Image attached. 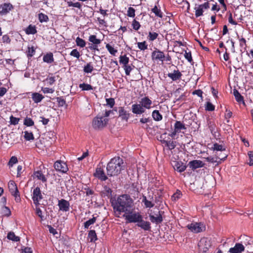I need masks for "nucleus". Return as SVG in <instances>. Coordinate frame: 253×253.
<instances>
[{
	"label": "nucleus",
	"instance_id": "obj_25",
	"mask_svg": "<svg viewBox=\"0 0 253 253\" xmlns=\"http://www.w3.org/2000/svg\"><path fill=\"white\" fill-rule=\"evenodd\" d=\"M174 129L178 132L179 133L181 129H185L186 127L183 123L180 121H176L174 125Z\"/></svg>",
	"mask_w": 253,
	"mask_h": 253
},
{
	"label": "nucleus",
	"instance_id": "obj_52",
	"mask_svg": "<svg viewBox=\"0 0 253 253\" xmlns=\"http://www.w3.org/2000/svg\"><path fill=\"white\" fill-rule=\"evenodd\" d=\"M134 68V66H130L129 65H126L124 66V70L125 71V73L126 75H129L130 72Z\"/></svg>",
	"mask_w": 253,
	"mask_h": 253
},
{
	"label": "nucleus",
	"instance_id": "obj_62",
	"mask_svg": "<svg viewBox=\"0 0 253 253\" xmlns=\"http://www.w3.org/2000/svg\"><path fill=\"white\" fill-rule=\"evenodd\" d=\"M56 99L59 106L62 107L65 105L66 101L62 97H57Z\"/></svg>",
	"mask_w": 253,
	"mask_h": 253
},
{
	"label": "nucleus",
	"instance_id": "obj_39",
	"mask_svg": "<svg viewBox=\"0 0 253 253\" xmlns=\"http://www.w3.org/2000/svg\"><path fill=\"white\" fill-rule=\"evenodd\" d=\"M208 124L209 129H210V131L211 133H215V125L213 121H212L211 120H209L208 121Z\"/></svg>",
	"mask_w": 253,
	"mask_h": 253
},
{
	"label": "nucleus",
	"instance_id": "obj_33",
	"mask_svg": "<svg viewBox=\"0 0 253 253\" xmlns=\"http://www.w3.org/2000/svg\"><path fill=\"white\" fill-rule=\"evenodd\" d=\"M25 32L27 35H34L37 32V31L35 26L30 25L25 30Z\"/></svg>",
	"mask_w": 253,
	"mask_h": 253
},
{
	"label": "nucleus",
	"instance_id": "obj_43",
	"mask_svg": "<svg viewBox=\"0 0 253 253\" xmlns=\"http://www.w3.org/2000/svg\"><path fill=\"white\" fill-rule=\"evenodd\" d=\"M93 70V67L91 63H87L84 68V71L86 73H90Z\"/></svg>",
	"mask_w": 253,
	"mask_h": 253
},
{
	"label": "nucleus",
	"instance_id": "obj_31",
	"mask_svg": "<svg viewBox=\"0 0 253 253\" xmlns=\"http://www.w3.org/2000/svg\"><path fill=\"white\" fill-rule=\"evenodd\" d=\"M7 238L8 240L13 242H18L20 241V237L15 235L13 232H9L7 234Z\"/></svg>",
	"mask_w": 253,
	"mask_h": 253
},
{
	"label": "nucleus",
	"instance_id": "obj_38",
	"mask_svg": "<svg viewBox=\"0 0 253 253\" xmlns=\"http://www.w3.org/2000/svg\"><path fill=\"white\" fill-rule=\"evenodd\" d=\"M120 63L124 66L127 65L129 62V58L126 55L120 56Z\"/></svg>",
	"mask_w": 253,
	"mask_h": 253
},
{
	"label": "nucleus",
	"instance_id": "obj_41",
	"mask_svg": "<svg viewBox=\"0 0 253 253\" xmlns=\"http://www.w3.org/2000/svg\"><path fill=\"white\" fill-rule=\"evenodd\" d=\"M96 220V218L95 217H93L92 218L89 219L87 221H85L84 223V228H86V229L88 228L89 226L90 225H92L95 222Z\"/></svg>",
	"mask_w": 253,
	"mask_h": 253
},
{
	"label": "nucleus",
	"instance_id": "obj_50",
	"mask_svg": "<svg viewBox=\"0 0 253 253\" xmlns=\"http://www.w3.org/2000/svg\"><path fill=\"white\" fill-rule=\"evenodd\" d=\"M158 36V34L155 32H151L149 33V35L148 36V39L150 41H154L155 40Z\"/></svg>",
	"mask_w": 253,
	"mask_h": 253
},
{
	"label": "nucleus",
	"instance_id": "obj_1",
	"mask_svg": "<svg viewBox=\"0 0 253 253\" xmlns=\"http://www.w3.org/2000/svg\"><path fill=\"white\" fill-rule=\"evenodd\" d=\"M112 206L116 215L119 217L121 213H126L133 208V201L129 195L124 194L113 200Z\"/></svg>",
	"mask_w": 253,
	"mask_h": 253
},
{
	"label": "nucleus",
	"instance_id": "obj_5",
	"mask_svg": "<svg viewBox=\"0 0 253 253\" xmlns=\"http://www.w3.org/2000/svg\"><path fill=\"white\" fill-rule=\"evenodd\" d=\"M211 246V241L207 238H202L198 243L199 253H208Z\"/></svg>",
	"mask_w": 253,
	"mask_h": 253
},
{
	"label": "nucleus",
	"instance_id": "obj_59",
	"mask_svg": "<svg viewBox=\"0 0 253 253\" xmlns=\"http://www.w3.org/2000/svg\"><path fill=\"white\" fill-rule=\"evenodd\" d=\"M19 121V119L14 117L13 116H11L10 117V124L16 125L18 124Z\"/></svg>",
	"mask_w": 253,
	"mask_h": 253
},
{
	"label": "nucleus",
	"instance_id": "obj_46",
	"mask_svg": "<svg viewBox=\"0 0 253 253\" xmlns=\"http://www.w3.org/2000/svg\"><path fill=\"white\" fill-rule=\"evenodd\" d=\"M79 87L83 90H90L93 89L92 86L90 84L84 83L79 84Z\"/></svg>",
	"mask_w": 253,
	"mask_h": 253
},
{
	"label": "nucleus",
	"instance_id": "obj_63",
	"mask_svg": "<svg viewBox=\"0 0 253 253\" xmlns=\"http://www.w3.org/2000/svg\"><path fill=\"white\" fill-rule=\"evenodd\" d=\"M42 90L44 93H52L54 91V89L48 87H42Z\"/></svg>",
	"mask_w": 253,
	"mask_h": 253
},
{
	"label": "nucleus",
	"instance_id": "obj_6",
	"mask_svg": "<svg viewBox=\"0 0 253 253\" xmlns=\"http://www.w3.org/2000/svg\"><path fill=\"white\" fill-rule=\"evenodd\" d=\"M191 232L194 233H198L205 230L206 227L202 222H192L186 226Z\"/></svg>",
	"mask_w": 253,
	"mask_h": 253
},
{
	"label": "nucleus",
	"instance_id": "obj_4",
	"mask_svg": "<svg viewBox=\"0 0 253 253\" xmlns=\"http://www.w3.org/2000/svg\"><path fill=\"white\" fill-rule=\"evenodd\" d=\"M108 122V119L97 116L92 121V126L95 129H100L105 127Z\"/></svg>",
	"mask_w": 253,
	"mask_h": 253
},
{
	"label": "nucleus",
	"instance_id": "obj_28",
	"mask_svg": "<svg viewBox=\"0 0 253 253\" xmlns=\"http://www.w3.org/2000/svg\"><path fill=\"white\" fill-rule=\"evenodd\" d=\"M162 143L168 147L169 150L173 149L176 146V142L173 141L164 140L162 141Z\"/></svg>",
	"mask_w": 253,
	"mask_h": 253
},
{
	"label": "nucleus",
	"instance_id": "obj_15",
	"mask_svg": "<svg viewBox=\"0 0 253 253\" xmlns=\"http://www.w3.org/2000/svg\"><path fill=\"white\" fill-rule=\"evenodd\" d=\"M136 225L144 231H150L151 228L150 222L144 220L143 216L137 222Z\"/></svg>",
	"mask_w": 253,
	"mask_h": 253
},
{
	"label": "nucleus",
	"instance_id": "obj_44",
	"mask_svg": "<svg viewBox=\"0 0 253 253\" xmlns=\"http://www.w3.org/2000/svg\"><path fill=\"white\" fill-rule=\"evenodd\" d=\"M152 11L155 13L156 16L160 18L163 17V13L161 9H159L157 6H155L152 9Z\"/></svg>",
	"mask_w": 253,
	"mask_h": 253
},
{
	"label": "nucleus",
	"instance_id": "obj_45",
	"mask_svg": "<svg viewBox=\"0 0 253 253\" xmlns=\"http://www.w3.org/2000/svg\"><path fill=\"white\" fill-rule=\"evenodd\" d=\"M38 17L39 21L42 23L47 22L49 20L48 16L42 13H39Z\"/></svg>",
	"mask_w": 253,
	"mask_h": 253
},
{
	"label": "nucleus",
	"instance_id": "obj_26",
	"mask_svg": "<svg viewBox=\"0 0 253 253\" xmlns=\"http://www.w3.org/2000/svg\"><path fill=\"white\" fill-rule=\"evenodd\" d=\"M44 98L43 96L37 92H35L32 94V98L36 103L40 102Z\"/></svg>",
	"mask_w": 253,
	"mask_h": 253
},
{
	"label": "nucleus",
	"instance_id": "obj_18",
	"mask_svg": "<svg viewBox=\"0 0 253 253\" xmlns=\"http://www.w3.org/2000/svg\"><path fill=\"white\" fill-rule=\"evenodd\" d=\"M205 164L200 160H193L189 162L188 166L190 168L194 170L198 168H202Z\"/></svg>",
	"mask_w": 253,
	"mask_h": 253
},
{
	"label": "nucleus",
	"instance_id": "obj_21",
	"mask_svg": "<svg viewBox=\"0 0 253 253\" xmlns=\"http://www.w3.org/2000/svg\"><path fill=\"white\" fill-rule=\"evenodd\" d=\"M94 175L96 177L103 181H105L107 179V176L105 174L103 169L101 168H96Z\"/></svg>",
	"mask_w": 253,
	"mask_h": 253
},
{
	"label": "nucleus",
	"instance_id": "obj_7",
	"mask_svg": "<svg viewBox=\"0 0 253 253\" xmlns=\"http://www.w3.org/2000/svg\"><path fill=\"white\" fill-rule=\"evenodd\" d=\"M8 186L10 193L15 198V201L17 203L20 202L21 201V198L15 183L13 181H10L8 182Z\"/></svg>",
	"mask_w": 253,
	"mask_h": 253
},
{
	"label": "nucleus",
	"instance_id": "obj_57",
	"mask_svg": "<svg viewBox=\"0 0 253 253\" xmlns=\"http://www.w3.org/2000/svg\"><path fill=\"white\" fill-rule=\"evenodd\" d=\"M206 110L209 111H212L214 110V106L211 102H208L205 107Z\"/></svg>",
	"mask_w": 253,
	"mask_h": 253
},
{
	"label": "nucleus",
	"instance_id": "obj_34",
	"mask_svg": "<svg viewBox=\"0 0 253 253\" xmlns=\"http://www.w3.org/2000/svg\"><path fill=\"white\" fill-rule=\"evenodd\" d=\"M88 237L91 242H94L97 240V238L95 230H90L88 234Z\"/></svg>",
	"mask_w": 253,
	"mask_h": 253
},
{
	"label": "nucleus",
	"instance_id": "obj_8",
	"mask_svg": "<svg viewBox=\"0 0 253 253\" xmlns=\"http://www.w3.org/2000/svg\"><path fill=\"white\" fill-rule=\"evenodd\" d=\"M210 6V4L208 1L205 2L202 4H196L194 7V9L195 10V16L199 17L202 16L205 10L208 9Z\"/></svg>",
	"mask_w": 253,
	"mask_h": 253
},
{
	"label": "nucleus",
	"instance_id": "obj_54",
	"mask_svg": "<svg viewBox=\"0 0 253 253\" xmlns=\"http://www.w3.org/2000/svg\"><path fill=\"white\" fill-rule=\"evenodd\" d=\"M132 26L134 30L137 31L140 28L141 25L138 21L134 19L132 22Z\"/></svg>",
	"mask_w": 253,
	"mask_h": 253
},
{
	"label": "nucleus",
	"instance_id": "obj_51",
	"mask_svg": "<svg viewBox=\"0 0 253 253\" xmlns=\"http://www.w3.org/2000/svg\"><path fill=\"white\" fill-rule=\"evenodd\" d=\"M24 125L28 126H31L34 125V122L30 118L26 117L24 120Z\"/></svg>",
	"mask_w": 253,
	"mask_h": 253
},
{
	"label": "nucleus",
	"instance_id": "obj_19",
	"mask_svg": "<svg viewBox=\"0 0 253 253\" xmlns=\"http://www.w3.org/2000/svg\"><path fill=\"white\" fill-rule=\"evenodd\" d=\"M118 113L119 117L121 118L122 120L127 122L130 114L128 113L124 107H119L118 110Z\"/></svg>",
	"mask_w": 253,
	"mask_h": 253
},
{
	"label": "nucleus",
	"instance_id": "obj_48",
	"mask_svg": "<svg viewBox=\"0 0 253 253\" xmlns=\"http://www.w3.org/2000/svg\"><path fill=\"white\" fill-rule=\"evenodd\" d=\"M106 48L107 49L109 53L112 55H115L116 53L118 52L117 49H115L109 43L106 44Z\"/></svg>",
	"mask_w": 253,
	"mask_h": 253
},
{
	"label": "nucleus",
	"instance_id": "obj_11",
	"mask_svg": "<svg viewBox=\"0 0 253 253\" xmlns=\"http://www.w3.org/2000/svg\"><path fill=\"white\" fill-rule=\"evenodd\" d=\"M152 59L154 61L163 62L165 59L164 53L159 50L156 49L153 51L151 55Z\"/></svg>",
	"mask_w": 253,
	"mask_h": 253
},
{
	"label": "nucleus",
	"instance_id": "obj_49",
	"mask_svg": "<svg viewBox=\"0 0 253 253\" xmlns=\"http://www.w3.org/2000/svg\"><path fill=\"white\" fill-rule=\"evenodd\" d=\"M137 46L138 48L141 50H145L148 48V45L145 41L138 42Z\"/></svg>",
	"mask_w": 253,
	"mask_h": 253
},
{
	"label": "nucleus",
	"instance_id": "obj_29",
	"mask_svg": "<svg viewBox=\"0 0 253 253\" xmlns=\"http://www.w3.org/2000/svg\"><path fill=\"white\" fill-rule=\"evenodd\" d=\"M239 44L240 47V51L242 53H243L245 52L246 50V41L245 38H241V39H239Z\"/></svg>",
	"mask_w": 253,
	"mask_h": 253
},
{
	"label": "nucleus",
	"instance_id": "obj_27",
	"mask_svg": "<svg viewBox=\"0 0 253 253\" xmlns=\"http://www.w3.org/2000/svg\"><path fill=\"white\" fill-rule=\"evenodd\" d=\"M43 61L47 63H51L54 61L53 54L51 52L47 53L43 57Z\"/></svg>",
	"mask_w": 253,
	"mask_h": 253
},
{
	"label": "nucleus",
	"instance_id": "obj_37",
	"mask_svg": "<svg viewBox=\"0 0 253 253\" xmlns=\"http://www.w3.org/2000/svg\"><path fill=\"white\" fill-rule=\"evenodd\" d=\"M215 155L216 157V159H218L220 160H224L227 158L228 155L225 152H216Z\"/></svg>",
	"mask_w": 253,
	"mask_h": 253
},
{
	"label": "nucleus",
	"instance_id": "obj_56",
	"mask_svg": "<svg viewBox=\"0 0 253 253\" xmlns=\"http://www.w3.org/2000/svg\"><path fill=\"white\" fill-rule=\"evenodd\" d=\"M18 162V160L16 157L12 156L10 159V160L8 162V166L10 167H11L13 166L14 164H16Z\"/></svg>",
	"mask_w": 253,
	"mask_h": 253
},
{
	"label": "nucleus",
	"instance_id": "obj_30",
	"mask_svg": "<svg viewBox=\"0 0 253 253\" xmlns=\"http://www.w3.org/2000/svg\"><path fill=\"white\" fill-rule=\"evenodd\" d=\"M152 116L153 119L156 121H160L163 119L162 115L160 113L158 110H154L152 113Z\"/></svg>",
	"mask_w": 253,
	"mask_h": 253
},
{
	"label": "nucleus",
	"instance_id": "obj_47",
	"mask_svg": "<svg viewBox=\"0 0 253 253\" xmlns=\"http://www.w3.org/2000/svg\"><path fill=\"white\" fill-rule=\"evenodd\" d=\"M76 44L78 46L84 47L85 45V42L80 37H77L76 40Z\"/></svg>",
	"mask_w": 253,
	"mask_h": 253
},
{
	"label": "nucleus",
	"instance_id": "obj_35",
	"mask_svg": "<svg viewBox=\"0 0 253 253\" xmlns=\"http://www.w3.org/2000/svg\"><path fill=\"white\" fill-rule=\"evenodd\" d=\"M88 41L93 44H99L101 43V40L97 39L95 35H90L89 37Z\"/></svg>",
	"mask_w": 253,
	"mask_h": 253
},
{
	"label": "nucleus",
	"instance_id": "obj_55",
	"mask_svg": "<svg viewBox=\"0 0 253 253\" xmlns=\"http://www.w3.org/2000/svg\"><path fill=\"white\" fill-rule=\"evenodd\" d=\"M135 10L133 7H129L127 10V15L130 17H134L135 15Z\"/></svg>",
	"mask_w": 253,
	"mask_h": 253
},
{
	"label": "nucleus",
	"instance_id": "obj_53",
	"mask_svg": "<svg viewBox=\"0 0 253 253\" xmlns=\"http://www.w3.org/2000/svg\"><path fill=\"white\" fill-rule=\"evenodd\" d=\"M67 4H68V6L69 7L73 6V7L78 8L79 9H81V7H82L81 4L79 2H76L74 3L72 1H70L67 2Z\"/></svg>",
	"mask_w": 253,
	"mask_h": 253
},
{
	"label": "nucleus",
	"instance_id": "obj_40",
	"mask_svg": "<svg viewBox=\"0 0 253 253\" xmlns=\"http://www.w3.org/2000/svg\"><path fill=\"white\" fill-rule=\"evenodd\" d=\"M142 202L144 204L146 208H152L154 207V204L151 201L148 200L145 196L143 197Z\"/></svg>",
	"mask_w": 253,
	"mask_h": 253
},
{
	"label": "nucleus",
	"instance_id": "obj_61",
	"mask_svg": "<svg viewBox=\"0 0 253 253\" xmlns=\"http://www.w3.org/2000/svg\"><path fill=\"white\" fill-rule=\"evenodd\" d=\"M107 105L112 108L115 104V100L113 98H107L106 99Z\"/></svg>",
	"mask_w": 253,
	"mask_h": 253
},
{
	"label": "nucleus",
	"instance_id": "obj_24",
	"mask_svg": "<svg viewBox=\"0 0 253 253\" xmlns=\"http://www.w3.org/2000/svg\"><path fill=\"white\" fill-rule=\"evenodd\" d=\"M33 176L34 178H36L43 182H45L47 181L46 178L41 170L34 171Z\"/></svg>",
	"mask_w": 253,
	"mask_h": 253
},
{
	"label": "nucleus",
	"instance_id": "obj_60",
	"mask_svg": "<svg viewBox=\"0 0 253 253\" xmlns=\"http://www.w3.org/2000/svg\"><path fill=\"white\" fill-rule=\"evenodd\" d=\"M27 56L28 57H32L35 53V49L34 48V47H28V51H27Z\"/></svg>",
	"mask_w": 253,
	"mask_h": 253
},
{
	"label": "nucleus",
	"instance_id": "obj_36",
	"mask_svg": "<svg viewBox=\"0 0 253 253\" xmlns=\"http://www.w3.org/2000/svg\"><path fill=\"white\" fill-rule=\"evenodd\" d=\"M233 94L235 97L236 100L239 103L243 102V97L236 89L233 90Z\"/></svg>",
	"mask_w": 253,
	"mask_h": 253
},
{
	"label": "nucleus",
	"instance_id": "obj_12",
	"mask_svg": "<svg viewBox=\"0 0 253 253\" xmlns=\"http://www.w3.org/2000/svg\"><path fill=\"white\" fill-rule=\"evenodd\" d=\"M43 198L40 188L38 187L34 189L32 199L36 205L39 204V201Z\"/></svg>",
	"mask_w": 253,
	"mask_h": 253
},
{
	"label": "nucleus",
	"instance_id": "obj_22",
	"mask_svg": "<svg viewBox=\"0 0 253 253\" xmlns=\"http://www.w3.org/2000/svg\"><path fill=\"white\" fill-rule=\"evenodd\" d=\"M168 76L171 79L172 81H176L181 78L182 74L179 70H175L172 73H169L168 74Z\"/></svg>",
	"mask_w": 253,
	"mask_h": 253
},
{
	"label": "nucleus",
	"instance_id": "obj_13",
	"mask_svg": "<svg viewBox=\"0 0 253 253\" xmlns=\"http://www.w3.org/2000/svg\"><path fill=\"white\" fill-rule=\"evenodd\" d=\"M54 167L57 171L62 173H66L68 170L67 164L61 161H56L54 163Z\"/></svg>",
	"mask_w": 253,
	"mask_h": 253
},
{
	"label": "nucleus",
	"instance_id": "obj_64",
	"mask_svg": "<svg viewBox=\"0 0 253 253\" xmlns=\"http://www.w3.org/2000/svg\"><path fill=\"white\" fill-rule=\"evenodd\" d=\"M248 155L250 159L249 164L251 166H253V151H249L248 152Z\"/></svg>",
	"mask_w": 253,
	"mask_h": 253
},
{
	"label": "nucleus",
	"instance_id": "obj_17",
	"mask_svg": "<svg viewBox=\"0 0 253 253\" xmlns=\"http://www.w3.org/2000/svg\"><path fill=\"white\" fill-rule=\"evenodd\" d=\"M172 165L174 170L179 172L184 171L186 169V166L181 162L174 161Z\"/></svg>",
	"mask_w": 253,
	"mask_h": 253
},
{
	"label": "nucleus",
	"instance_id": "obj_58",
	"mask_svg": "<svg viewBox=\"0 0 253 253\" xmlns=\"http://www.w3.org/2000/svg\"><path fill=\"white\" fill-rule=\"evenodd\" d=\"M70 55L78 59H79L81 56L80 52L78 51L77 49H74L73 50H72L70 52Z\"/></svg>",
	"mask_w": 253,
	"mask_h": 253
},
{
	"label": "nucleus",
	"instance_id": "obj_14",
	"mask_svg": "<svg viewBox=\"0 0 253 253\" xmlns=\"http://www.w3.org/2000/svg\"><path fill=\"white\" fill-rule=\"evenodd\" d=\"M58 206L59 211L63 212L68 211L70 210V203L65 199L59 200L58 201Z\"/></svg>",
	"mask_w": 253,
	"mask_h": 253
},
{
	"label": "nucleus",
	"instance_id": "obj_9",
	"mask_svg": "<svg viewBox=\"0 0 253 253\" xmlns=\"http://www.w3.org/2000/svg\"><path fill=\"white\" fill-rule=\"evenodd\" d=\"M150 221L155 224H158L161 223L163 219L162 212L159 211L151 212L149 215Z\"/></svg>",
	"mask_w": 253,
	"mask_h": 253
},
{
	"label": "nucleus",
	"instance_id": "obj_42",
	"mask_svg": "<svg viewBox=\"0 0 253 253\" xmlns=\"http://www.w3.org/2000/svg\"><path fill=\"white\" fill-rule=\"evenodd\" d=\"M24 138L27 141L33 140L34 139L33 133L27 131H24Z\"/></svg>",
	"mask_w": 253,
	"mask_h": 253
},
{
	"label": "nucleus",
	"instance_id": "obj_3",
	"mask_svg": "<svg viewBox=\"0 0 253 253\" xmlns=\"http://www.w3.org/2000/svg\"><path fill=\"white\" fill-rule=\"evenodd\" d=\"M123 216L128 223H137L142 215L140 212L133 211L132 208L128 212L124 213Z\"/></svg>",
	"mask_w": 253,
	"mask_h": 253
},
{
	"label": "nucleus",
	"instance_id": "obj_20",
	"mask_svg": "<svg viewBox=\"0 0 253 253\" xmlns=\"http://www.w3.org/2000/svg\"><path fill=\"white\" fill-rule=\"evenodd\" d=\"M245 250L244 246L241 243H236L235 246L229 249V253H242Z\"/></svg>",
	"mask_w": 253,
	"mask_h": 253
},
{
	"label": "nucleus",
	"instance_id": "obj_2",
	"mask_svg": "<svg viewBox=\"0 0 253 253\" xmlns=\"http://www.w3.org/2000/svg\"><path fill=\"white\" fill-rule=\"evenodd\" d=\"M125 169L123 160L120 157L112 158L106 167L107 174L109 176L118 175Z\"/></svg>",
	"mask_w": 253,
	"mask_h": 253
},
{
	"label": "nucleus",
	"instance_id": "obj_16",
	"mask_svg": "<svg viewBox=\"0 0 253 253\" xmlns=\"http://www.w3.org/2000/svg\"><path fill=\"white\" fill-rule=\"evenodd\" d=\"M132 112L136 115H140L145 112V109L140 104H134L131 106Z\"/></svg>",
	"mask_w": 253,
	"mask_h": 253
},
{
	"label": "nucleus",
	"instance_id": "obj_10",
	"mask_svg": "<svg viewBox=\"0 0 253 253\" xmlns=\"http://www.w3.org/2000/svg\"><path fill=\"white\" fill-rule=\"evenodd\" d=\"M14 7L10 2L3 3L0 4V15L1 16L6 15L9 13Z\"/></svg>",
	"mask_w": 253,
	"mask_h": 253
},
{
	"label": "nucleus",
	"instance_id": "obj_23",
	"mask_svg": "<svg viewBox=\"0 0 253 253\" xmlns=\"http://www.w3.org/2000/svg\"><path fill=\"white\" fill-rule=\"evenodd\" d=\"M140 103L144 109H149L151 108L152 102L148 97H144L141 98Z\"/></svg>",
	"mask_w": 253,
	"mask_h": 253
},
{
	"label": "nucleus",
	"instance_id": "obj_32",
	"mask_svg": "<svg viewBox=\"0 0 253 253\" xmlns=\"http://www.w3.org/2000/svg\"><path fill=\"white\" fill-rule=\"evenodd\" d=\"M212 148L213 150L216 151L217 152L226 151V149L224 146L216 143L213 144Z\"/></svg>",
	"mask_w": 253,
	"mask_h": 253
}]
</instances>
